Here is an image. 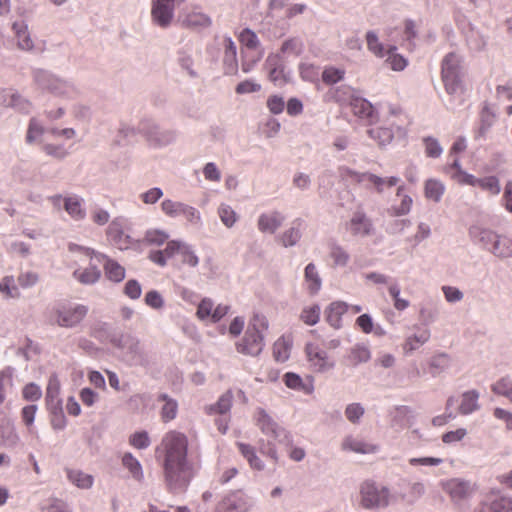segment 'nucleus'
<instances>
[{
  "label": "nucleus",
  "mask_w": 512,
  "mask_h": 512,
  "mask_svg": "<svg viewBox=\"0 0 512 512\" xmlns=\"http://www.w3.org/2000/svg\"><path fill=\"white\" fill-rule=\"evenodd\" d=\"M325 98L327 101H334L337 103L349 102L351 104L352 99L356 97L354 96V90L352 87L348 85H340L330 88L325 94Z\"/></svg>",
  "instance_id": "7c9ffc66"
},
{
  "label": "nucleus",
  "mask_w": 512,
  "mask_h": 512,
  "mask_svg": "<svg viewBox=\"0 0 512 512\" xmlns=\"http://www.w3.org/2000/svg\"><path fill=\"white\" fill-rule=\"evenodd\" d=\"M445 192V185L437 179L431 178L426 180L424 185V194L428 200L435 203L440 202Z\"/></svg>",
  "instance_id": "ea45409f"
},
{
  "label": "nucleus",
  "mask_w": 512,
  "mask_h": 512,
  "mask_svg": "<svg viewBox=\"0 0 512 512\" xmlns=\"http://www.w3.org/2000/svg\"><path fill=\"white\" fill-rule=\"evenodd\" d=\"M425 145V153L428 157L438 158L441 156L443 149L439 141L433 137H426L423 139Z\"/></svg>",
  "instance_id": "774afa93"
},
{
  "label": "nucleus",
  "mask_w": 512,
  "mask_h": 512,
  "mask_svg": "<svg viewBox=\"0 0 512 512\" xmlns=\"http://www.w3.org/2000/svg\"><path fill=\"white\" fill-rule=\"evenodd\" d=\"M264 335L252 330H246L244 337L236 344L239 353L249 356H258L264 348Z\"/></svg>",
  "instance_id": "9b49d317"
},
{
  "label": "nucleus",
  "mask_w": 512,
  "mask_h": 512,
  "mask_svg": "<svg viewBox=\"0 0 512 512\" xmlns=\"http://www.w3.org/2000/svg\"><path fill=\"white\" fill-rule=\"evenodd\" d=\"M479 187L492 195H498L501 191L499 179L495 176H486L480 178Z\"/></svg>",
  "instance_id": "338daca9"
},
{
  "label": "nucleus",
  "mask_w": 512,
  "mask_h": 512,
  "mask_svg": "<svg viewBox=\"0 0 512 512\" xmlns=\"http://www.w3.org/2000/svg\"><path fill=\"white\" fill-rule=\"evenodd\" d=\"M303 49V41L298 37H292L282 43L280 52L282 54L299 56L303 52Z\"/></svg>",
  "instance_id": "603ef678"
},
{
  "label": "nucleus",
  "mask_w": 512,
  "mask_h": 512,
  "mask_svg": "<svg viewBox=\"0 0 512 512\" xmlns=\"http://www.w3.org/2000/svg\"><path fill=\"white\" fill-rule=\"evenodd\" d=\"M185 23L192 28H207L211 25L212 20L208 15L200 11H191L187 14Z\"/></svg>",
  "instance_id": "de8ad7c7"
},
{
  "label": "nucleus",
  "mask_w": 512,
  "mask_h": 512,
  "mask_svg": "<svg viewBox=\"0 0 512 512\" xmlns=\"http://www.w3.org/2000/svg\"><path fill=\"white\" fill-rule=\"evenodd\" d=\"M344 413L348 421L357 424L364 415L365 409L360 403H351L347 405Z\"/></svg>",
  "instance_id": "69168bd1"
},
{
  "label": "nucleus",
  "mask_w": 512,
  "mask_h": 512,
  "mask_svg": "<svg viewBox=\"0 0 512 512\" xmlns=\"http://www.w3.org/2000/svg\"><path fill=\"white\" fill-rule=\"evenodd\" d=\"M161 211L169 218L184 217L193 226H200L202 223L201 213L195 207L184 202L164 199L161 202Z\"/></svg>",
  "instance_id": "423d86ee"
},
{
  "label": "nucleus",
  "mask_w": 512,
  "mask_h": 512,
  "mask_svg": "<svg viewBox=\"0 0 512 512\" xmlns=\"http://www.w3.org/2000/svg\"><path fill=\"white\" fill-rule=\"evenodd\" d=\"M237 447L241 455L248 461L250 467L262 471L265 467L263 461L257 456L255 448L246 443L238 442Z\"/></svg>",
  "instance_id": "e433bc0d"
},
{
  "label": "nucleus",
  "mask_w": 512,
  "mask_h": 512,
  "mask_svg": "<svg viewBox=\"0 0 512 512\" xmlns=\"http://www.w3.org/2000/svg\"><path fill=\"white\" fill-rule=\"evenodd\" d=\"M247 502L242 491H231L218 503L216 512H246Z\"/></svg>",
  "instance_id": "ddd939ff"
},
{
  "label": "nucleus",
  "mask_w": 512,
  "mask_h": 512,
  "mask_svg": "<svg viewBox=\"0 0 512 512\" xmlns=\"http://www.w3.org/2000/svg\"><path fill=\"white\" fill-rule=\"evenodd\" d=\"M371 353L368 347L362 344L353 346L345 357L348 366L356 367L359 364L366 363L370 360Z\"/></svg>",
  "instance_id": "c85d7f7f"
},
{
  "label": "nucleus",
  "mask_w": 512,
  "mask_h": 512,
  "mask_svg": "<svg viewBox=\"0 0 512 512\" xmlns=\"http://www.w3.org/2000/svg\"><path fill=\"white\" fill-rule=\"evenodd\" d=\"M304 278L310 294L318 293L322 286V279L314 263H309L305 267Z\"/></svg>",
  "instance_id": "58836bf2"
},
{
  "label": "nucleus",
  "mask_w": 512,
  "mask_h": 512,
  "mask_svg": "<svg viewBox=\"0 0 512 512\" xmlns=\"http://www.w3.org/2000/svg\"><path fill=\"white\" fill-rule=\"evenodd\" d=\"M439 316V307L436 300L427 298L420 303L419 317L423 324L433 323Z\"/></svg>",
  "instance_id": "cd10ccee"
},
{
  "label": "nucleus",
  "mask_w": 512,
  "mask_h": 512,
  "mask_svg": "<svg viewBox=\"0 0 512 512\" xmlns=\"http://www.w3.org/2000/svg\"><path fill=\"white\" fill-rule=\"evenodd\" d=\"M342 447L344 450H350L355 453H361V454H371L376 453L379 450V447L375 444L367 443L363 440L356 439L353 437H347Z\"/></svg>",
  "instance_id": "473e14b6"
},
{
  "label": "nucleus",
  "mask_w": 512,
  "mask_h": 512,
  "mask_svg": "<svg viewBox=\"0 0 512 512\" xmlns=\"http://www.w3.org/2000/svg\"><path fill=\"white\" fill-rule=\"evenodd\" d=\"M233 401V394L231 390L223 393L215 404L206 407L207 414H226L230 411Z\"/></svg>",
  "instance_id": "a19ab883"
},
{
  "label": "nucleus",
  "mask_w": 512,
  "mask_h": 512,
  "mask_svg": "<svg viewBox=\"0 0 512 512\" xmlns=\"http://www.w3.org/2000/svg\"><path fill=\"white\" fill-rule=\"evenodd\" d=\"M495 117L494 110L491 109L489 104L485 103L481 111V126L478 131V136H484L486 134L493 125Z\"/></svg>",
  "instance_id": "864d4df0"
},
{
  "label": "nucleus",
  "mask_w": 512,
  "mask_h": 512,
  "mask_svg": "<svg viewBox=\"0 0 512 512\" xmlns=\"http://www.w3.org/2000/svg\"><path fill=\"white\" fill-rule=\"evenodd\" d=\"M73 278L83 285H93L99 281L101 271L95 265H90L85 269H76L73 272Z\"/></svg>",
  "instance_id": "72a5a7b5"
},
{
  "label": "nucleus",
  "mask_w": 512,
  "mask_h": 512,
  "mask_svg": "<svg viewBox=\"0 0 512 512\" xmlns=\"http://www.w3.org/2000/svg\"><path fill=\"white\" fill-rule=\"evenodd\" d=\"M391 493L388 487L374 481H365L360 486V504L366 510L379 511L390 505Z\"/></svg>",
  "instance_id": "39448f33"
},
{
  "label": "nucleus",
  "mask_w": 512,
  "mask_h": 512,
  "mask_svg": "<svg viewBox=\"0 0 512 512\" xmlns=\"http://www.w3.org/2000/svg\"><path fill=\"white\" fill-rule=\"evenodd\" d=\"M255 425L263 435L267 437V441H259L260 452L273 460L274 463L278 462V453L276 444L290 446L293 442L291 434L282 426H280L267 411L263 408H257L254 413Z\"/></svg>",
  "instance_id": "f03ea898"
},
{
  "label": "nucleus",
  "mask_w": 512,
  "mask_h": 512,
  "mask_svg": "<svg viewBox=\"0 0 512 512\" xmlns=\"http://www.w3.org/2000/svg\"><path fill=\"white\" fill-rule=\"evenodd\" d=\"M347 228L354 236L366 237L373 233V223L363 210H357L353 213L347 223Z\"/></svg>",
  "instance_id": "4468645a"
},
{
  "label": "nucleus",
  "mask_w": 512,
  "mask_h": 512,
  "mask_svg": "<svg viewBox=\"0 0 512 512\" xmlns=\"http://www.w3.org/2000/svg\"><path fill=\"white\" fill-rule=\"evenodd\" d=\"M19 437L15 432L12 422L6 418H0V445L12 448L17 445Z\"/></svg>",
  "instance_id": "393cba45"
},
{
  "label": "nucleus",
  "mask_w": 512,
  "mask_h": 512,
  "mask_svg": "<svg viewBox=\"0 0 512 512\" xmlns=\"http://www.w3.org/2000/svg\"><path fill=\"white\" fill-rule=\"evenodd\" d=\"M156 457L162 459L164 482L169 491H184L194 476V467L188 460V439L178 431H169L156 448Z\"/></svg>",
  "instance_id": "f257e3e1"
},
{
  "label": "nucleus",
  "mask_w": 512,
  "mask_h": 512,
  "mask_svg": "<svg viewBox=\"0 0 512 512\" xmlns=\"http://www.w3.org/2000/svg\"><path fill=\"white\" fill-rule=\"evenodd\" d=\"M300 226L301 220L297 219L293 221V226L282 233L280 242L284 247H293L300 241L302 237Z\"/></svg>",
  "instance_id": "37998d69"
},
{
  "label": "nucleus",
  "mask_w": 512,
  "mask_h": 512,
  "mask_svg": "<svg viewBox=\"0 0 512 512\" xmlns=\"http://www.w3.org/2000/svg\"><path fill=\"white\" fill-rule=\"evenodd\" d=\"M488 250L496 257L509 258L512 256V239L506 235L497 234Z\"/></svg>",
  "instance_id": "a878e982"
},
{
  "label": "nucleus",
  "mask_w": 512,
  "mask_h": 512,
  "mask_svg": "<svg viewBox=\"0 0 512 512\" xmlns=\"http://www.w3.org/2000/svg\"><path fill=\"white\" fill-rule=\"evenodd\" d=\"M273 355L276 361L285 362L290 355V347L287 342L280 338L273 345Z\"/></svg>",
  "instance_id": "680f3d73"
},
{
  "label": "nucleus",
  "mask_w": 512,
  "mask_h": 512,
  "mask_svg": "<svg viewBox=\"0 0 512 512\" xmlns=\"http://www.w3.org/2000/svg\"><path fill=\"white\" fill-rule=\"evenodd\" d=\"M441 487L455 504L469 499L476 490V485L471 481L461 478H451L441 482Z\"/></svg>",
  "instance_id": "6e6552de"
},
{
  "label": "nucleus",
  "mask_w": 512,
  "mask_h": 512,
  "mask_svg": "<svg viewBox=\"0 0 512 512\" xmlns=\"http://www.w3.org/2000/svg\"><path fill=\"white\" fill-rule=\"evenodd\" d=\"M285 215L278 211L272 210L261 213L257 219V228L261 233L274 234L285 222Z\"/></svg>",
  "instance_id": "2eb2a0df"
},
{
  "label": "nucleus",
  "mask_w": 512,
  "mask_h": 512,
  "mask_svg": "<svg viewBox=\"0 0 512 512\" xmlns=\"http://www.w3.org/2000/svg\"><path fill=\"white\" fill-rule=\"evenodd\" d=\"M338 177L342 182L348 184H363L365 183L366 172H358L347 166H340L337 169Z\"/></svg>",
  "instance_id": "c03bdc74"
},
{
  "label": "nucleus",
  "mask_w": 512,
  "mask_h": 512,
  "mask_svg": "<svg viewBox=\"0 0 512 512\" xmlns=\"http://www.w3.org/2000/svg\"><path fill=\"white\" fill-rule=\"evenodd\" d=\"M330 256L337 266H346L350 259L346 250L335 243L330 247Z\"/></svg>",
  "instance_id": "e2e57ef3"
},
{
  "label": "nucleus",
  "mask_w": 512,
  "mask_h": 512,
  "mask_svg": "<svg viewBox=\"0 0 512 512\" xmlns=\"http://www.w3.org/2000/svg\"><path fill=\"white\" fill-rule=\"evenodd\" d=\"M218 216L227 228H232L239 219L235 210L230 205L224 203L218 208Z\"/></svg>",
  "instance_id": "8fccbe9b"
},
{
  "label": "nucleus",
  "mask_w": 512,
  "mask_h": 512,
  "mask_svg": "<svg viewBox=\"0 0 512 512\" xmlns=\"http://www.w3.org/2000/svg\"><path fill=\"white\" fill-rule=\"evenodd\" d=\"M479 512H512V497L491 492Z\"/></svg>",
  "instance_id": "dca6fc26"
},
{
  "label": "nucleus",
  "mask_w": 512,
  "mask_h": 512,
  "mask_svg": "<svg viewBox=\"0 0 512 512\" xmlns=\"http://www.w3.org/2000/svg\"><path fill=\"white\" fill-rule=\"evenodd\" d=\"M123 466L130 472L131 476L137 480L142 481L144 478L142 466L140 462L131 454L125 453L122 458Z\"/></svg>",
  "instance_id": "a18cd8bd"
},
{
  "label": "nucleus",
  "mask_w": 512,
  "mask_h": 512,
  "mask_svg": "<svg viewBox=\"0 0 512 512\" xmlns=\"http://www.w3.org/2000/svg\"><path fill=\"white\" fill-rule=\"evenodd\" d=\"M88 313V307L82 304L63 306L56 311V323L65 328L77 326Z\"/></svg>",
  "instance_id": "1a4fd4ad"
},
{
  "label": "nucleus",
  "mask_w": 512,
  "mask_h": 512,
  "mask_svg": "<svg viewBox=\"0 0 512 512\" xmlns=\"http://www.w3.org/2000/svg\"><path fill=\"white\" fill-rule=\"evenodd\" d=\"M430 339V331L425 329L419 332L418 334L410 335L406 338L405 343L403 345V350L405 354H410L417 349H419L422 345H424Z\"/></svg>",
  "instance_id": "79ce46f5"
},
{
  "label": "nucleus",
  "mask_w": 512,
  "mask_h": 512,
  "mask_svg": "<svg viewBox=\"0 0 512 512\" xmlns=\"http://www.w3.org/2000/svg\"><path fill=\"white\" fill-rule=\"evenodd\" d=\"M0 292L4 294L6 298H18L20 296L13 276H5L2 278L0 282Z\"/></svg>",
  "instance_id": "6e6d98bb"
},
{
  "label": "nucleus",
  "mask_w": 512,
  "mask_h": 512,
  "mask_svg": "<svg viewBox=\"0 0 512 512\" xmlns=\"http://www.w3.org/2000/svg\"><path fill=\"white\" fill-rule=\"evenodd\" d=\"M98 261L104 260V272L106 277L113 282L119 283L125 278V269L118 262L108 258L100 253L96 258Z\"/></svg>",
  "instance_id": "b1692460"
},
{
  "label": "nucleus",
  "mask_w": 512,
  "mask_h": 512,
  "mask_svg": "<svg viewBox=\"0 0 512 512\" xmlns=\"http://www.w3.org/2000/svg\"><path fill=\"white\" fill-rule=\"evenodd\" d=\"M441 75L445 90L449 95H462L464 87L462 82V58L460 55L450 52L443 58Z\"/></svg>",
  "instance_id": "20e7f679"
},
{
  "label": "nucleus",
  "mask_w": 512,
  "mask_h": 512,
  "mask_svg": "<svg viewBox=\"0 0 512 512\" xmlns=\"http://www.w3.org/2000/svg\"><path fill=\"white\" fill-rule=\"evenodd\" d=\"M66 475L68 480L80 489H90L93 486V476L81 470L66 469Z\"/></svg>",
  "instance_id": "4c0bfd02"
},
{
  "label": "nucleus",
  "mask_w": 512,
  "mask_h": 512,
  "mask_svg": "<svg viewBox=\"0 0 512 512\" xmlns=\"http://www.w3.org/2000/svg\"><path fill=\"white\" fill-rule=\"evenodd\" d=\"M455 403H457V398L454 396L449 397L446 402L445 414L434 417L432 424L434 426H442L446 424L449 419H454L456 415L451 411V408Z\"/></svg>",
  "instance_id": "052dcab7"
},
{
  "label": "nucleus",
  "mask_w": 512,
  "mask_h": 512,
  "mask_svg": "<svg viewBox=\"0 0 512 512\" xmlns=\"http://www.w3.org/2000/svg\"><path fill=\"white\" fill-rule=\"evenodd\" d=\"M284 382L286 386L290 389L294 390H303L306 393H311L312 386L306 387V385L303 383L302 378L293 372H288L284 375Z\"/></svg>",
  "instance_id": "bf43d9fd"
},
{
  "label": "nucleus",
  "mask_w": 512,
  "mask_h": 512,
  "mask_svg": "<svg viewBox=\"0 0 512 512\" xmlns=\"http://www.w3.org/2000/svg\"><path fill=\"white\" fill-rule=\"evenodd\" d=\"M224 68L226 74H235L238 69L237 64V48L235 43L230 37L224 39Z\"/></svg>",
  "instance_id": "bb28decb"
},
{
  "label": "nucleus",
  "mask_w": 512,
  "mask_h": 512,
  "mask_svg": "<svg viewBox=\"0 0 512 512\" xmlns=\"http://www.w3.org/2000/svg\"><path fill=\"white\" fill-rule=\"evenodd\" d=\"M492 391L498 395L507 397L512 402V381L505 377L492 385Z\"/></svg>",
  "instance_id": "0e129e2a"
},
{
  "label": "nucleus",
  "mask_w": 512,
  "mask_h": 512,
  "mask_svg": "<svg viewBox=\"0 0 512 512\" xmlns=\"http://www.w3.org/2000/svg\"><path fill=\"white\" fill-rule=\"evenodd\" d=\"M307 359L314 371L324 373L334 368V361L330 360L325 350L317 344L308 343L305 347Z\"/></svg>",
  "instance_id": "9d476101"
},
{
  "label": "nucleus",
  "mask_w": 512,
  "mask_h": 512,
  "mask_svg": "<svg viewBox=\"0 0 512 512\" xmlns=\"http://www.w3.org/2000/svg\"><path fill=\"white\" fill-rule=\"evenodd\" d=\"M349 305L343 301L332 302L326 309V321L335 329L342 327V316L347 312Z\"/></svg>",
  "instance_id": "4be33fe9"
},
{
  "label": "nucleus",
  "mask_w": 512,
  "mask_h": 512,
  "mask_svg": "<svg viewBox=\"0 0 512 512\" xmlns=\"http://www.w3.org/2000/svg\"><path fill=\"white\" fill-rule=\"evenodd\" d=\"M400 179L396 176L391 177H380L370 172H366L365 183H369L373 186L375 191L379 194L383 193L385 187H393L399 183Z\"/></svg>",
  "instance_id": "f704fd0d"
},
{
  "label": "nucleus",
  "mask_w": 512,
  "mask_h": 512,
  "mask_svg": "<svg viewBox=\"0 0 512 512\" xmlns=\"http://www.w3.org/2000/svg\"><path fill=\"white\" fill-rule=\"evenodd\" d=\"M413 416L409 406L400 405L390 411V426L396 430L404 429Z\"/></svg>",
  "instance_id": "5701e85b"
},
{
  "label": "nucleus",
  "mask_w": 512,
  "mask_h": 512,
  "mask_svg": "<svg viewBox=\"0 0 512 512\" xmlns=\"http://www.w3.org/2000/svg\"><path fill=\"white\" fill-rule=\"evenodd\" d=\"M174 9V0H153L151 10L153 21L160 27H168L173 19Z\"/></svg>",
  "instance_id": "f8f14e48"
},
{
  "label": "nucleus",
  "mask_w": 512,
  "mask_h": 512,
  "mask_svg": "<svg viewBox=\"0 0 512 512\" xmlns=\"http://www.w3.org/2000/svg\"><path fill=\"white\" fill-rule=\"evenodd\" d=\"M351 108L355 116L371 125L377 121V113L373 105L364 98L356 97L351 101Z\"/></svg>",
  "instance_id": "a211bd4d"
},
{
  "label": "nucleus",
  "mask_w": 512,
  "mask_h": 512,
  "mask_svg": "<svg viewBox=\"0 0 512 512\" xmlns=\"http://www.w3.org/2000/svg\"><path fill=\"white\" fill-rule=\"evenodd\" d=\"M479 392L476 390H469L462 394L461 403L459 405V413L461 415H469L480 409L479 405Z\"/></svg>",
  "instance_id": "2f4dec72"
},
{
  "label": "nucleus",
  "mask_w": 512,
  "mask_h": 512,
  "mask_svg": "<svg viewBox=\"0 0 512 512\" xmlns=\"http://www.w3.org/2000/svg\"><path fill=\"white\" fill-rule=\"evenodd\" d=\"M432 376H437L450 366V357L446 353L433 356L429 362Z\"/></svg>",
  "instance_id": "09e8293b"
},
{
  "label": "nucleus",
  "mask_w": 512,
  "mask_h": 512,
  "mask_svg": "<svg viewBox=\"0 0 512 512\" xmlns=\"http://www.w3.org/2000/svg\"><path fill=\"white\" fill-rule=\"evenodd\" d=\"M12 30L17 39V46L21 50L30 51L34 48V42L30 36L28 24L25 20H16L12 23Z\"/></svg>",
  "instance_id": "412c9836"
},
{
  "label": "nucleus",
  "mask_w": 512,
  "mask_h": 512,
  "mask_svg": "<svg viewBox=\"0 0 512 512\" xmlns=\"http://www.w3.org/2000/svg\"><path fill=\"white\" fill-rule=\"evenodd\" d=\"M157 401L163 402L160 411L162 421L167 423L174 420L178 413V402L166 393L160 394Z\"/></svg>",
  "instance_id": "c756f323"
},
{
  "label": "nucleus",
  "mask_w": 512,
  "mask_h": 512,
  "mask_svg": "<svg viewBox=\"0 0 512 512\" xmlns=\"http://www.w3.org/2000/svg\"><path fill=\"white\" fill-rule=\"evenodd\" d=\"M138 130L155 146H166L176 140V132L174 130L161 129L159 125L151 119H143L138 125Z\"/></svg>",
  "instance_id": "0eeeda50"
},
{
  "label": "nucleus",
  "mask_w": 512,
  "mask_h": 512,
  "mask_svg": "<svg viewBox=\"0 0 512 512\" xmlns=\"http://www.w3.org/2000/svg\"><path fill=\"white\" fill-rule=\"evenodd\" d=\"M169 238V234L160 229H150L145 233L144 240L146 243L150 245L161 246L163 245Z\"/></svg>",
  "instance_id": "4d7b16f0"
},
{
  "label": "nucleus",
  "mask_w": 512,
  "mask_h": 512,
  "mask_svg": "<svg viewBox=\"0 0 512 512\" xmlns=\"http://www.w3.org/2000/svg\"><path fill=\"white\" fill-rule=\"evenodd\" d=\"M128 341L123 350L128 362L134 366H147L149 364V358L141 346L139 339L132 336Z\"/></svg>",
  "instance_id": "f3484780"
},
{
  "label": "nucleus",
  "mask_w": 512,
  "mask_h": 512,
  "mask_svg": "<svg viewBox=\"0 0 512 512\" xmlns=\"http://www.w3.org/2000/svg\"><path fill=\"white\" fill-rule=\"evenodd\" d=\"M177 61L190 77L196 78L198 76L197 72L193 69V59L188 51L184 49L179 50L177 52Z\"/></svg>",
  "instance_id": "5fc2aeb1"
},
{
  "label": "nucleus",
  "mask_w": 512,
  "mask_h": 512,
  "mask_svg": "<svg viewBox=\"0 0 512 512\" xmlns=\"http://www.w3.org/2000/svg\"><path fill=\"white\" fill-rule=\"evenodd\" d=\"M369 137L377 141L379 146H386L391 143L394 133L390 127H376L367 131Z\"/></svg>",
  "instance_id": "49530a36"
},
{
  "label": "nucleus",
  "mask_w": 512,
  "mask_h": 512,
  "mask_svg": "<svg viewBox=\"0 0 512 512\" xmlns=\"http://www.w3.org/2000/svg\"><path fill=\"white\" fill-rule=\"evenodd\" d=\"M468 234L475 244L481 245L485 249L491 246L497 235L496 232L479 223L471 225L468 229Z\"/></svg>",
  "instance_id": "6ab92c4d"
},
{
  "label": "nucleus",
  "mask_w": 512,
  "mask_h": 512,
  "mask_svg": "<svg viewBox=\"0 0 512 512\" xmlns=\"http://www.w3.org/2000/svg\"><path fill=\"white\" fill-rule=\"evenodd\" d=\"M107 236L112 243L121 250L127 248L130 243V237L124 233L121 225L116 221L111 222L109 225L107 229Z\"/></svg>",
  "instance_id": "c9c22d12"
},
{
  "label": "nucleus",
  "mask_w": 512,
  "mask_h": 512,
  "mask_svg": "<svg viewBox=\"0 0 512 512\" xmlns=\"http://www.w3.org/2000/svg\"><path fill=\"white\" fill-rule=\"evenodd\" d=\"M64 210L74 221H82L86 218L84 199L77 194L64 197Z\"/></svg>",
  "instance_id": "aec40b11"
},
{
  "label": "nucleus",
  "mask_w": 512,
  "mask_h": 512,
  "mask_svg": "<svg viewBox=\"0 0 512 512\" xmlns=\"http://www.w3.org/2000/svg\"><path fill=\"white\" fill-rule=\"evenodd\" d=\"M240 43L248 49L259 51L262 49L260 40L256 33L249 28L243 29L239 34Z\"/></svg>",
  "instance_id": "3c124183"
},
{
  "label": "nucleus",
  "mask_w": 512,
  "mask_h": 512,
  "mask_svg": "<svg viewBox=\"0 0 512 512\" xmlns=\"http://www.w3.org/2000/svg\"><path fill=\"white\" fill-rule=\"evenodd\" d=\"M33 83L42 92L50 93L63 99H75L79 89L74 83L60 78L56 74L41 68L32 70Z\"/></svg>",
  "instance_id": "7ed1b4c3"
},
{
  "label": "nucleus",
  "mask_w": 512,
  "mask_h": 512,
  "mask_svg": "<svg viewBox=\"0 0 512 512\" xmlns=\"http://www.w3.org/2000/svg\"><path fill=\"white\" fill-rule=\"evenodd\" d=\"M320 306L313 305L310 307H305L300 314V319L307 325L313 326L318 323L320 319Z\"/></svg>",
  "instance_id": "13d9d810"
}]
</instances>
